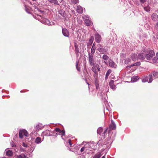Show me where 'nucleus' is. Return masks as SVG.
Returning <instances> with one entry per match:
<instances>
[{
    "instance_id": "1",
    "label": "nucleus",
    "mask_w": 158,
    "mask_h": 158,
    "mask_svg": "<svg viewBox=\"0 0 158 158\" xmlns=\"http://www.w3.org/2000/svg\"><path fill=\"white\" fill-rule=\"evenodd\" d=\"M155 55V52L153 50H150L148 51V53L145 55V58H146L148 60H151L153 56H154Z\"/></svg>"
},
{
    "instance_id": "2",
    "label": "nucleus",
    "mask_w": 158,
    "mask_h": 158,
    "mask_svg": "<svg viewBox=\"0 0 158 158\" xmlns=\"http://www.w3.org/2000/svg\"><path fill=\"white\" fill-rule=\"evenodd\" d=\"M40 22L44 24L48 25H52L54 24V22H50L47 19L44 18H42Z\"/></svg>"
},
{
    "instance_id": "3",
    "label": "nucleus",
    "mask_w": 158,
    "mask_h": 158,
    "mask_svg": "<svg viewBox=\"0 0 158 158\" xmlns=\"http://www.w3.org/2000/svg\"><path fill=\"white\" fill-rule=\"evenodd\" d=\"M83 18L86 25L87 26H90L92 24V22L89 19V16L87 15H84L83 16Z\"/></svg>"
},
{
    "instance_id": "4",
    "label": "nucleus",
    "mask_w": 158,
    "mask_h": 158,
    "mask_svg": "<svg viewBox=\"0 0 158 158\" xmlns=\"http://www.w3.org/2000/svg\"><path fill=\"white\" fill-rule=\"evenodd\" d=\"M28 135L27 131L25 129L20 130L19 131V136L21 138H22L24 135L27 137L28 136Z\"/></svg>"
},
{
    "instance_id": "5",
    "label": "nucleus",
    "mask_w": 158,
    "mask_h": 158,
    "mask_svg": "<svg viewBox=\"0 0 158 158\" xmlns=\"http://www.w3.org/2000/svg\"><path fill=\"white\" fill-rule=\"evenodd\" d=\"M92 54H90V52L89 53V64L91 66L94 65L95 61L94 60V57Z\"/></svg>"
},
{
    "instance_id": "6",
    "label": "nucleus",
    "mask_w": 158,
    "mask_h": 158,
    "mask_svg": "<svg viewBox=\"0 0 158 158\" xmlns=\"http://www.w3.org/2000/svg\"><path fill=\"white\" fill-rule=\"evenodd\" d=\"M54 133H55L54 132L51 131L49 130H46L43 132V134L45 136H52L54 135Z\"/></svg>"
},
{
    "instance_id": "7",
    "label": "nucleus",
    "mask_w": 158,
    "mask_h": 158,
    "mask_svg": "<svg viewBox=\"0 0 158 158\" xmlns=\"http://www.w3.org/2000/svg\"><path fill=\"white\" fill-rule=\"evenodd\" d=\"M50 2L59 5V3L64 4V0H48Z\"/></svg>"
},
{
    "instance_id": "8",
    "label": "nucleus",
    "mask_w": 158,
    "mask_h": 158,
    "mask_svg": "<svg viewBox=\"0 0 158 158\" xmlns=\"http://www.w3.org/2000/svg\"><path fill=\"white\" fill-rule=\"evenodd\" d=\"M95 38L96 42L97 43L100 42L101 40V35L98 33L95 34Z\"/></svg>"
},
{
    "instance_id": "9",
    "label": "nucleus",
    "mask_w": 158,
    "mask_h": 158,
    "mask_svg": "<svg viewBox=\"0 0 158 158\" xmlns=\"http://www.w3.org/2000/svg\"><path fill=\"white\" fill-rule=\"evenodd\" d=\"M62 32L63 35L65 37H68L69 36V34L67 29L65 28H62Z\"/></svg>"
},
{
    "instance_id": "10",
    "label": "nucleus",
    "mask_w": 158,
    "mask_h": 158,
    "mask_svg": "<svg viewBox=\"0 0 158 158\" xmlns=\"http://www.w3.org/2000/svg\"><path fill=\"white\" fill-rule=\"evenodd\" d=\"M109 85L111 88L113 90H115L116 88V86L114 84V81L110 80L109 82Z\"/></svg>"
},
{
    "instance_id": "11",
    "label": "nucleus",
    "mask_w": 158,
    "mask_h": 158,
    "mask_svg": "<svg viewBox=\"0 0 158 158\" xmlns=\"http://www.w3.org/2000/svg\"><path fill=\"white\" fill-rule=\"evenodd\" d=\"M109 66L113 68H115L116 67V64H115L114 62L111 59L109 60Z\"/></svg>"
},
{
    "instance_id": "12",
    "label": "nucleus",
    "mask_w": 158,
    "mask_h": 158,
    "mask_svg": "<svg viewBox=\"0 0 158 158\" xmlns=\"http://www.w3.org/2000/svg\"><path fill=\"white\" fill-rule=\"evenodd\" d=\"M111 123L110 125V128L113 130H115L116 127V124L112 120H111Z\"/></svg>"
},
{
    "instance_id": "13",
    "label": "nucleus",
    "mask_w": 158,
    "mask_h": 158,
    "mask_svg": "<svg viewBox=\"0 0 158 158\" xmlns=\"http://www.w3.org/2000/svg\"><path fill=\"white\" fill-rule=\"evenodd\" d=\"M145 55L143 53H141L138 54V59L140 60H144L145 59Z\"/></svg>"
},
{
    "instance_id": "14",
    "label": "nucleus",
    "mask_w": 158,
    "mask_h": 158,
    "mask_svg": "<svg viewBox=\"0 0 158 158\" xmlns=\"http://www.w3.org/2000/svg\"><path fill=\"white\" fill-rule=\"evenodd\" d=\"M110 143H107L105 142L103 143V144L101 146L103 147V149L104 150L106 148H108V147H109L110 148Z\"/></svg>"
},
{
    "instance_id": "15",
    "label": "nucleus",
    "mask_w": 158,
    "mask_h": 158,
    "mask_svg": "<svg viewBox=\"0 0 158 158\" xmlns=\"http://www.w3.org/2000/svg\"><path fill=\"white\" fill-rule=\"evenodd\" d=\"M77 11L78 13L82 14L83 12V7L80 6H77Z\"/></svg>"
},
{
    "instance_id": "16",
    "label": "nucleus",
    "mask_w": 158,
    "mask_h": 158,
    "mask_svg": "<svg viewBox=\"0 0 158 158\" xmlns=\"http://www.w3.org/2000/svg\"><path fill=\"white\" fill-rule=\"evenodd\" d=\"M138 57L137 55L135 53H132L131 55V59L134 61H135Z\"/></svg>"
},
{
    "instance_id": "17",
    "label": "nucleus",
    "mask_w": 158,
    "mask_h": 158,
    "mask_svg": "<svg viewBox=\"0 0 158 158\" xmlns=\"http://www.w3.org/2000/svg\"><path fill=\"white\" fill-rule=\"evenodd\" d=\"M96 50V46H95V43H94L93 45V46H92L91 49V53L90 54H94Z\"/></svg>"
},
{
    "instance_id": "18",
    "label": "nucleus",
    "mask_w": 158,
    "mask_h": 158,
    "mask_svg": "<svg viewBox=\"0 0 158 158\" xmlns=\"http://www.w3.org/2000/svg\"><path fill=\"white\" fill-rule=\"evenodd\" d=\"M99 52L102 53V54L105 53L106 51V49L104 48H98L97 49Z\"/></svg>"
},
{
    "instance_id": "19",
    "label": "nucleus",
    "mask_w": 158,
    "mask_h": 158,
    "mask_svg": "<svg viewBox=\"0 0 158 158\" xmlns=\"http://www.w3.org/2000/svg\"><path fill=\"white\" fill-rule=\"evenodd\" d=\"M139 78V77L138 76H133L131 78V81L132 82H135L136 81L138 80Z\"/></svg>"
},
{
    "instance_id": "20",
    "label": "nucleus",
    "mask_w": 158,
    "mask_h": 158,
    "mask_svg": "<svg viewBox=\"0 0 158 158\" xmlns=\"http://www.w3.org/2000/svg\"><path fill=\"white\" fill-rule=\"evenodd\" d=\"M142 81L143 82H148V77L146 76H144L142 79Z\"/></svg>"
},
{
    "instance_id": "21",
    "label": "nucleus",
    "mask_w": 158,
    "mask_h": 158,
    "mask_svg": "<svg viewBox=\"0 0 158 158\" xmlns=\"http://www.w3.org/2000/svg\"><path fill=\"white\" fill-rule=\"evenodd\" d=\"M108 128H106V130L104 131L103 133H102V136L101 137V139H104L106 138L105 134L106 133L107 131L108 130Z\"/></svg>"
},
{
    "instance_id": "22",
    "label": "nucleus",
    "mask_w": 158,
    "mask_h": 158,
    "mask_svg": "<svg viewBox=\"0 0 158 158\" xmlns=\"http://www.w3.org/2000/svg\"><path fill=\"white\" fill-rule=\"evenodd\" d=\"M148 77V82L149 83H151L153 81L152 75V74H150L149 75Z\"/></svg>"
},
{
    "instance_id": "23",
    "label": "nucleus",
    "mask_w": 158,
    "mask_h": 158,
    "mask_svg": "<svg viewBox=\"0 0 158 158\" xmlns=\"http://www.w3.org/2000/svg\"><path fill=\"white\" fill-rule=\"evenodd\" d=\"M102 155V153L101 152H98L95 155L93 158H100Z\"/></svg>"
},
{
    "instance_id": "24",
    "label": "nucleus",
    "mask_w": 158,
    "mask_h": 158,
    "mask_svg": "<svg viewBox=\"0 0 158 158\" xmlns=\"http://www.w3.org/2000/svg\"><path fill=\"white\" fill-rule=\"evenodd\" d=\"M111 70L110 69H109L107 71L105 75V79L106 80L108 77L109 75L111 73Z\"/></svg>"
},
{
    "instance_id": "25",
    "label": "nucleus",
    "mask_w": 158,
    "mask_h": 158,
    "mask_svg": "<svg viewBox=\"0 0 158 158\" xmlns=\"http://www.w3.org/2000/svg\"><path fill=\"white\" fill-rule=\"evenodd\" d=\"M152 74L153 76V77L155 78L158 77V72L154 71L152 73Z\"/></svg>"
},
{
    "instance_id": "26",
    "label": "nucleus",
    "mask_w": 158,
    "mask_h": 158,
    "mask_svg": "<svg viewBox=\"0 0 158 158\" xmlns=\"http://www.w3.org/2000/svg\"><path fill=\"white\" fill-rule=\"evenodd\" d=\"M103 130V129L101 127H99L97 130V133L99 135H100Z\"/></svg>"
},
{
    "instance_id": "27",
    "label": "nucleus",
    "mask_w": 158,
    "mask_h": 158,
    "mask_svg": "<svg viewBox=\"0 0 158 158\" xmlns=\"http://www.w3.org/2000/svg\"><path fill=\"white\" fill-rule=\"evenodd\" d=\"M35 142L37 144H39V143L41 142V139L40 137H37L35 140Z\"/></svg>"
},
{
    "instance_id": "28",
    "label": "nucleus",
    "mask_w": 158,
    "mask_h": 158,
    "mask_svg": "<svg viewBox=\"0 0 158 158\" xmlns=\"http://www.w3.org/2000/svg\"><path fill=\"white\" fill-rule=\"evenodd\" d=\"M6 153V155L10 156H11L13 154L12 152L10 150L7 151Z\"/></svg>"
},
{
    "instance_id": "29",
    "label": "nucleus",
    "mask_w": 158,
    "mask_h": 158,
    "mask_svg": "<svg viewBox=\"0 0 158 158\" xmlns=\"http://www.w3.org/2000/svg\"><path fill=\"white\" fill-rule=\"evenodd\" d=\"M75 52L77 57H78L79 56L80 53L79 48H77L75 49Z\"/></svg>"
},
{
    "instance_id": "30",
    "label": "nucleus",
    "mask_w": 158,
    "mask_h": 158,
    "mask_svg": "<svg viewBox=\"0 0 158 158\" xmlns=\"http://www.w3.org/2000/svg\"><path fill=\"white\" fill-rule=\"evenodd\" d=\"M156 15L154 13H153L151 15V19L153 21H156Z\"/></svg>"
},
{
    "instance_id": "31",
    "label": "nucleus",
    "mask_w": 158,
    "mask_h": 158,
    "mask_svg": "<svg viewBox=\"0 0 158 158\" xmlns=\"http://www.w3.org/2000/svg\"><path fill=\"white\" fill-rule=\"evenodd\" d=\"M102 58L103 60H107L109 59V56L106 55H104Z\"/></svg>"
},
{
    "instance_id": "32",
    "label": "nucleus",
    "mask_w": 158,
    "mask_h": 158,
    "mask_svg": "<svg viewBox=\"0 0 158 158\" xmlns=\"http://www.w3.org/2000/svg\"><path fill=\"white\" fill-rule=\"evenodd\" d=\"M94 39V37L93 36H91L90 38V39L89 40V43L90 45H91L92 44L93 42Z\"/></svg>"
},
{
    "instance_id": "33",
    "label": "nucleus",
    "mask_w": 158,
    "mask_h": 158,
    "mask_svg": "<svg viewBox=\"0 0 158 158\" xmlns=\"http://www.w3.org/2000/svg\"><path fill=\"white\" fill-rule=\"evenodd\" d=\"M131 61V59L129 58H127L125 60V64H128Z\"/></svg>"
},
{
    "instance_id": "34",
    "label": "nucleus",
    "mask_w": 158,
    "mask_h": 158,
    "mask_svg": "<svg viewBox=\"0 0 158 158\" xmlns=\"http://www.w3.org/2000/svg\"><path fill=\"white\" fill-rule=\"evenodd\" d=\"M94 145L93 143H90V145H88L89 146H90V147H91L92 149L95 150L96 149V148H95V146H94V147H93V145Z\"/></svg>"
},
{
    "instance_id": "35",
    "label": "nucleus",
    "mask_w": 158,
    "mask_h": 158,
    "mask_svg": "<svg viewBox=\"0 0 158 158\" xmlns=\"http://www.w3.org/2000/svg\"><path fill=\"white\" fill-rule=\"evenodd\" d=\"M41 124H37L35 126V129L36 130H39L40 128Z\"/></svg>"
},
{
    "instance_id": "36",
    "label": "nucleus",
    "mask_w": 158,
    "mask_h": 158,
    "mask_svg": "<svg viewBox=\"0 0 158 158\" xmlns=\"http://www.w3.org/2000/svg\"><path fill=\"white\" fill-rule=\"evenodd\" d=\"M71 2L72 3L76 4L79 2L78 0H71Z\"/></svg>"
},
{
    "instance_id": "37",
    "label": "nucleus",
    "mask_w": 158,
    "mask_h": 158,
    "mask_svg": "<svg viewBox=\"0 0 158 158\" xmlns=\"http://www.w3.org/2000/svg\"><path fill=\"white\" fill-rule=\"evenodd\" d=\"M85 148H86V147L85 146H84V147H82L81 148V150H80L81 152H84L85 150V151L86 152L87 149H86Z\"/></svg>"
},
{
    "instance_id": "38",
    "label": "nucleus",
    "mask_w": 158,
    "mask_h": 158,
    "mask_svg": "<svg viewBox=\"0 0 158 158\" xmlns=\"http://www.w3.org/2000/svg\"><path fill=\"white\" fill-rule=\"evenodd\" d=\"M92 70L94 73H96V69L95 66H93L92 69Z\"/></svg>"
},
{
    "instance_id": "39",
    "label": "nucleus",
    "mask_w": 158,
    "mask_h": 158,
    "mask_svg": "<svg viewBox=\"0 0 158 158\" xmlns=\"http://www.w3.org/2000/svg\"><path fill=\"white\" fill-rule=\"evenodd\" d=\"M78 63H79V61H76V69H77V70H78V71H80V69L78 67Z\"/></svg>"
},
{
    "instance_id": "40",
    "label": "nucleus",
    "mask_w": 158,
    "mask_h": 158,
    "mask_svg": "<svg viewBox=\"0 0 158 158\" xmlns=\"http://www.w3.org/2000/svg\"><path fill=\"white\" fill-rule=\"evenodd\" d=\"M144 10L148 12L150 11V8L148 7H144Z\"/></svg>"
},
{
    "instance_id": "41",
    "label": "nucleus",
    "mask_w": 158,
    "mask_h": 158,
    "mask_svg": "<svg viewBox=\"0 0 158 158\" xmlns=\"http://www.w3.org/2000/svg\"><path fill=\"white\" fill-rule=\"evenodd\" d=\"M65 131L64 130H62V131L61 132V133L60 134L61 135H62V136L65 135ZM62 139H63V138H62Z\"/></svg>"
},
{
    "instance_id": "42",
    "label": "nucleus",
    "mask_w": 158,
    "mask_h": 158,
    "mask_svg": "<svg viewBox=\"0 0 158 158\" xmlns=\"http://www.w3.org/2000/svg\"><path fill=\"white\" fill-rule=\"evenodd\" d=\"M10 144L11 146L13 147H15L16 146L15 143L13 141L10 142Z\"/></svg>"
},
{
    "instance_id": "43",
    "label": "nucleus",
    "mask_w": 158,
    "mask_h": 158,
    "mask_svg": "<svg viewBox=\"0 0 158 158\" xmlns=\"http://www.w3.org/2000/svg\"><path fill=\"white\" fill-rule=\"evenodd\" d=\"M152 61L154 63H156L157 62V60L155 57L152 58Z\"/></svg>"
},
{
    "instance_id": "44",
    "label": "nucleus",
    "mask_w": 158,
    "mask_h": 158,
    "mask_svg": "<svg viewBox=\"0 0 158 158\" xmlns=\"http://www.w3.org/2000/svg\"><path fill=\"white\" fill-rule=\"evenodd\" d=\"M146 0H139L140 2L142 4L144 3Z\"/></svg>"
},
{
    "instance_id": "45",
    "label": "nucleus",
    "mask_w": 158,
    "mask_h": 158,
    "mask_svg": "<svg viewBox=\"0 0 158 158\" xmlns=\"http://www.w3.org/2000/svg\"><path fill=\"white\" fill-rule=\"evenodd\" d=\"M55 130L57 132H58L59 131H60V130L59 128H56Z\"/></svg>"
},
{
    "instance_id": "46",
    "label": "nucleus",
    "mask_w": 158,
    "mask_h": 158,
    "mask_svg": "<svg viewBox=\"0 0 158 158\" xmlns=\"http://www.w3.org/2000/svg\"><path fill=\"white\" fill-rule=\"evenodd\" d=\"M68 142L70 146H72V143L71 142V140L70 139H69L68 140Z\"/></svg>"
},
{
    "instance_id": "47",
    "label": "nucleus",
    "mask_w": 158,
    "mask_h": 158,
    "mask_svg": "<svg viewBox=\"0 0 158 158\" xmlns=\"http://www.w3.org/2000/svg\"><path fill=\"white\" fill-rule=\"evenodd\" d=\"M17 158H23V154L21 155H19V156H18L17 157Z\"/></svg>"
},
{
    "instance_id": "48",
    "label": "nucleus",
    "mask_w": 158,
    "mask_h": 158,
    "mask_svg": "<svg viewBox=\"0 0 158 158\" xmlns=\"http://www.w3.org/2000/svg\"><path fill=\"white\" fill-rule=\"evenodd\" d=\"M96 87L97 89H98L99 88V84L96 83Z\"/></svg>"
},
{
    "instance_id": "49",
    "label": "nucleus",
    "mask_w": 158,
    "mask_h": 158,
    "mask_svg": "<svg viewBox=\"0 0 158 158\" xmlns=\"http://www.w3.org/2000/svg\"><path fill=\"white\" fill-rule=\"evenodd\" d=\"M25 10L28 13H29V9H27V7H26V6H25Z\"/></svg>"
},
{
    "instance_id": "50",
    "label": "nucleus",
    "mask_w": 158,
    "mask_h": 158,
    "mask_svg": "<svg viewBox=\"0 0 158 158\" xmlns=\"http://www.w3.org/2000/svg\"><path fill=\"white\" fill-rule=\"evenodd\" d=\"M135 64L136 65H140L141 64V63L140 62H139L135 63Z\"/></svg>"
},
{
    "instance_id": "51",
    "label": "nucleus",
    "mask_w": 158,
    "mask_h": 158,
    "mask_svg": "<svg viewBox=\"0 0 158 158\" xmlns=\"http://www.w3.org/2000/svg\"><path fill=\"white\" fill-rule=\"evenodd\" d=\"M98 48H102V46L101 44H99L98 45Z\"/></svg>"
},
{
    "instance_id": "52",
    "label": "nucleus",
    "mask_w": 158,
    "mask_h": 158,
    "mask_svg": "<svg viewBox=\"0 0 158 158\" xmlns=\"http://www.w3.org/2000/svg\"><path fill=\"white\" fill-rule=\"evenodd\" d=\"M22 145L25 147H27V144L24 143H23Z\"/></svg>"
},
{
    "instance_id": "53",
    "label": "nucleus",
    "mask_w": 158,
    "mask_h": 158,
    "mask_svg": "<svg viewBox=\"0 0 158 158\" xmlns=\"http://www.w3.org/2000/svg\"><path fill=\"white\" fill-rule=\"evenodd\" d=\"M78 158H85V157L84 155H81L79 156Z\"/></svg>"
},
{
    "instance_id": "54",
    "label": "nucleus",
    "mask_w": 158,
    "mask_h": 158,
    "mask_svg": "<svg viewBox=\"0 0 158 158\" xmlns=\"http://www.w3.org/2000/svg\"><path fill=\"white\" fill-rule=\"evenodd\" d=\"M74 47L75 48V49L77 48H78L77 44H75Z\"/></svg>"
},
{
    "instance_id": "55",
    "label": "nucleus",
    "mask_w": 158,
    "mask_h": 158,
    "mask_svg": "<svg viewBox=\"0 0 158 158\" xmlns=\"http://www.w3.org/2000/svg\"><path fill=\"white\" fill-rule=\"evenodd\" d=\"M23 158H27L26 156L24 154H23Z\"/></svg>"
},
{
    "instance_id": "56",
    "label": "nucleus",
    "mask_w": 158,
    "mask_h": 158,
    "mask_svg": "<svg viewBox=\"0 0 158 158\" xmlns=\"http://www.w3.org/2000/svg\"><path fill=\"white\" fill-rule=\"evenodd\" d=\"M136 66L135 63L134 64H133L132 65H131V66H132V67L134 66Z\"/></svg>"
},
{
    "instance_id": "57",
    "label": "nucleus",
    "mask_w": 158,
    "mask_h": 158,
    "mask_svg": "<svg viewBox=\"0 0 158 158\" xmlns=\"http://www.w3.org/2000/svg\"><path fill=\"white\" fill-rule=\"evenodd\" d=\"M156 56L157 57V58L158 59V52L156 54Z\"/></svg>"
},
{
    "instance_id": "58",
    "label": "nucleus",
    "mask_w": 158,
    "mask_h": 158,
    "mask_svg": "<svg viewBox=\"0 0 158 158\" xmlns=\"http://www.w3.org/2000/svg\"><path fill=\"white\" fill-rule=\"evenodd\" d=\"M97 69L98 71H99L100 70V68H99V66H98V67L97 68Z\"/></svg>"
},
{
    "instance_id": "59",
    "label": "nucleus",
    "mask_w": 158,
    "mask_h": 158,
    "mask_svg": "<svg viewBox=\"0 0 158 158\" xmlns=\"http://www.w3.org/2000/svg\"><path fill=\"white\" fill-rule=\"evenodd\" d=\"M62 131V130L61 131V130H60V131H59L58 132L60 134L61 133Z\"/></svg>"
},
{
    "instance_id": "60",
    "label": "nucleus",
    "mask_w": 158,
    "mask_h": 158,
    "mask_svg": "<svg viewBox=\"0 0 158 158\" xmlns=\"http://www.w3.org/2000/svg\"><path fill=\"white\" fill-rule=\"evenodd\" d=\"M156 25L158 27V21L157 22V23H156Z\"/></svg>"
},
{
    "instance_id": "61",
    "label": "nucleus",
    "mask_w": 158,
    "mask_h": 158,
    "mask_svg": "<svg viewBox=\"0 0 158 158\" xmlns=\"http://www.w3.org/2000/svg\"><path fill=\"white\" fill-rule=\"evenodd\" d=\"M132 67V66H131V65L129 66H128V68H130L131 67Z\"/></svg>"
},
{
    "instance_id": "62",
    "label": "nucleus",
    "mask_w": 158,
    "mask_h": 158,
    "mask_svg": "<svg viewBox=\"0 0 158 158\" xmlns=\"http://www.w3.org/2000/svg\"><path fill=\"white\" fill-rule=\"evenodd\" d=\"M110 130H109V131H108L109 133L110 132Z\"/></svg>"
},
{
    "instance_id": "63",
    "label": "nucleus",
    "mask_w": 158,
    "mask_h": 158,
    "mask_svg": "<svg viewBox=\"0 0 158 158\" xmlns=\"http://www.w3.org/2000/svg\"><path fill=\"white\" fill-rule=\"evenodd\" d=\"M101 158H105V156H103Z\"/></svg>"
},
{
    "instance_id": "64",
    "label": "nucleus",
    "mask_w": 158,
    "mask_h": 158,
    "mask_svg": "<svg viewBox=\"0 0 158 158\" xmlns=\"http://www.w3.org/2000/svg\"><path fill=\"white\" fill-rule=\"evenodd\" d=\"M2 158H6L5 157H2Z\"/></svg>"
}]
</instances>
